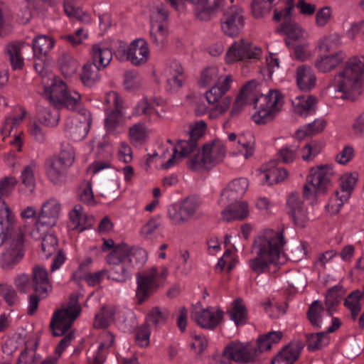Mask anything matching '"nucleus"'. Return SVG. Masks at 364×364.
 Returning a JSON list of instances; mask_svg holds the SVG:
<instances>
[{"mask_svg": "<svg viewBox=\"0 0 364 364\" xmlns=\"http://www.w3.org/2000/svg\"><path fill=\"white\" fill-rule=\"evenodd\" d=\"M364 70V56H354L348 60L344 67L330 84L336 91L342 93V98L348 99L350 94L358 92Z\"/></svg>", "mask_w": 364, "mask_h": 364, "instance_id": "obj_2", "label": "nucleus"}, {"mask_svg": "<svg viewBox=\"0 0 364 364\" xmlns=\"http://www.w3.org/2000/svg\"><path fill=\"white\" fill-rule=\"evenodd\" d=\"M185 80L183 68L180 63L173 60L170 63L167 76V85L170 90H178Z\"/></svg>", "mask_w": 364, "mask_h": 364, "instance_id": "obj_29", "label": "nucleus"}, {"mask_svg": "<svg viewBox=\"0 0 364 364\" xmlns=\"http://www.w3.org/2000/svg\"><path fill=\"white\" fill-rule=\"evenodd\" d=\"M92 58V63L97 64V66L102 69L109 64L112 58V53L109 48H101L99 45H93Z\"/></svg>", "mask_w": 364, "mask_h": 364, "instance_id": "obj_38", "label": "nucleus"}, {"mask_svg": "<svg viewBox=\"0 0 364 364\" xmlns=\"http://www.w3.org/2000/svg\"><path fill=\"white\" fill-rule=\"evenodd\" d=\"M112 267L109 270L108 278L112 280L124 282L131 277L130 270L125 267L123 264H110Z\"/></svg>", "mask_w": 364, "mask_h": 364, "instance_id": "obj_51", "label": "nucleus"}, {"mask_svg": "<svg viewBox=\"0 0 364 364\" xmlns=\"http://www.w3.org/2000/svg\"><path fill=\"white\" fill-rule=\"evenodd\" d=\"M170 311L168 309L160 306L153 307L146 317V323H149L154 327L165 325L168 319Z\"/></svg>", "mask_w": 364, "mask_h": 364, "instance_id": "obj_39", "label": "nucleus"}, {"mask_svg": "<svg viewBox=\"0 0 364 364\" xmlns=\"http://www.w3.org/2000/svg\"><path fill=\"white\" fill-rule=\"evenodd\" d=\"M289 176L285 168H271L265 173L264 183L272 185L284 181Z\"/></svg>", "mask_w": 364, "mask_h": 364, "instance_id": "obj_52", "label": "nucleus"}, {"mask_svg": "<svg viewBox=\"0 0 364 364\" xmlns=\"http://www.w3.org/2000/svg\"><path fill=\"white\" fill-rule=\"evenodd\" d=\"M7 9L4 3L0 2V37L3 38L9 35L13 28L8 21L6 15Z\"/></svg>", "mask_w": 364, "mask_h": 364, "instance_id": "obj_61", "label": "nucleus"}, {"mask_svg": "<svg viewBox=\"0 0 364 364\" xmlns=\"http://www.w3.org/2000/svg\"><path fill=\"white\" fill-rule=\"evenodd\" d=\"M344 59V54L338 51L334 54L323 55L315 62L316 68L321 73H328L333 70Z\"/></svg>", "mask_w": 364, "mask_h": 364, "instance_id": "obj_31", "label": "nucleus"}, {"mask_svg": "<svg viewBox=\"0 0 364 364\" xmlns=\"http://www.w3.org/2000/svg\"><path fill=\"white\" fill-rule=\"evenodd\" d=\"M333 174V168L328 165L312 168L310 175L307 177V183L304 186L303 196L309 199L311 194L309 183L314 188L316 193H325L331 185Z\"/></svg>", "mask_w": 364, "mask_h": 364, "instance_id": "obj_10", "label": "nucleus"}, {"mask_svg": "<svg viewBox=\"0 0 364 364\" xmlns=\"http://www.w3.org/2000/svg\"><path fill=\"white\" fill-rule=\"evenodd\" d=\"M257 83L256 80H250L245 84L240 90V94L247 100H251L255 105V108L259 110L267 109V95L261 94L259 97H254L257 92Z\"/></svg>", "mask_w": 364, "mask_h": 364, "instance_id": "obj_28", "label": "nucleus"}, {"mask_svg": "<svg viewBox=\"0 0 364 364\" xmlns=\"http://www.w3.org/2000/svg\"><path fill=\"white\" fill-rule=\"evenodd\" d=\"M274 0H252V14L256 18H259L269 14Z\"/></svg>", "mask_w": 364, "mask_h": 364, "instance_id": "obj_47", "label": "nucleus"}, {"mask_svg": "<svg viewBox=\"0 0 364 364\" xmlns=\"http://www.w3.org/2000/svg\"><path fill=\"white\" fill-rule=\"evenodd\" d=\"M304 346L301 340H295L283 347L279 353L283 357H285L289 364H293L299 358Z\"/></svg>", "mask_w": 364, "mask_h": 364, "instance_id": "obj_40", "label": "nucleus"}, {"mask_svg": "<svg viewBox=\"0 0 364 364\" xmlns=\"http://www.w3.org/2000/svg\"><path fill=\"white\" fill-rule=\"evenodd\" d=\"M23 236L21 230L17 231L16 235L6 243L0 257V265L3 269H12L23 258Z\"/></svg>", "mask_w": 364, "mask_h": 364, "instance_id": "obj_8", "label": "nucleus"}, {"mask_svg": "<svg viewBox=\"0 0 364 364\" xmlns=\"http://www.w3.org/2000/svg\"><path fill=\"white\" fill-rule=\"evenodd\" d=\"M205 129L206 124L205 122L200 121L196 122L191 130L189 139L178 141L180 148L179 155L177 156L178 150L175 147L171 157L161 166L162 168L164 169H168L176 165L179 159L185 158L193 152L198 146V140L204 135Z\"/></svg>", "mask_w": 364, "mask_h": 364, "instance_id": "obj_7", "label": "nucleus"}, {"mask_svg": "<svg viewBox=\"0 0 364 364\" xmlns=\"http://www.w3.org/2000/svg\"><path fill=\"white\" fill-rule=\"evenodd\" d=\"M47 175L49 179L55 184H60L65 180L67 166L55 158L48 162Z\"/></svg>", "mask_w": 364, "mask_h": 364, "instance_id": "obj_34", "label": "nucleus"}, {"mask_svg": "<svg viewBox=\"0 0 364 364\" xmlns=\"http://www.w3.org/2000/svg\"><path fill=\"white\" fill-rule=\"evenodd\" d=\"M307 348L314 351L321 348L328 343V337L326 332L306 334Z\"/></svg>", "mask_w": 364, "mask_h": 364, "instance_id": "obj_48", "label": "nucleus"}, {"mask_svg": "<svg viewBox=\"0 0 364 364\" xmlns=\"http://www.w3.org/2000/svg\"><path fill=\"white\" fill-rule=\"evenodd\" d=\"M216 80H220L218 78V68L208 67L202 71L199 83L201 86H207Z\"/></svg>", "mask_w": 364, "mask_h": 364, "instance_id": "obj_63", "label": "nucleus"}, {"mask_svg": "<svg viewBox=\"0 0 364 364\" xmlns=\"http://www.w3.org/2000/svg\"><path fill=\"white\" fill-rule=\"evenodd\" d=\"M100 69L97 64L86 63L82 68L80 75L82 83L87 87L93 86L100 79L99 70Z\"/></svg>", "mask_w": 364, "mask_h": 364, "instance_id": "obj_41", "label": "nucleus"}, {"mask_svg": "<svg viewBox=\"0 0 364 364\" xmlns=\"http://www.w3.org/2000/svg\"><path fill=\"white\" fill-rule=\"evenodd\" d=\"M224 355H228L235 363L247 364L255 361L257 350L250 343L233 341L225 347Z\"/></svg>", "mask_w": 364, "mask_h": 364, "instance_id": "obj_13", "label": "nucleus"}, {"mask_svg": "<svg viewBox=\"0 0 364 364\" xmlns=\"http://www.w3.org/2000/svg\"><path fill=\"white\" fill-rule=\"evenodd\" d=\"M132 63L140 65L145 63L149 58L148 43L144 38H137L131 43Z\"/></svg>", "mask_w": 364, "mask_h": 364, "instance_id": "obj_27", "label": "nucleus"}, {"mask_svg": "<svg viewBox=\"0 0 364 364\" xmlns=\"http://www.w3.org/2000/svg\"><path fill=\"white\" fill-rule=\"evenodd\" d=\"M31 286L33 291L41 295V298H46L52 286L48 279L47 269L40 265H36L33 267Z\"/></svg>", "mask_w": 364, "mask_h": 364, "instance_id": "obj_19", "label": "nucleus"}, {"mask_svg": "<svg viewBox=\"0 0 364 364\" xmlns=\"http://www.w3.org/2000/svg\"><path fill=\"white\" fill-rule=\"evenodd\" d=\"M21 46L20 43H9L5 50L14 70L21 69L23 64V58L21 53Z\"/></svg>", "mask_w": 364, "mask_h": 364, "instance_id": "obj_43", "label": "nucleus"}, {"mask_svg": "<svg viewBox=\"0 0 364 364\" xmlns=\"http://www.w3.org/2000/svg\"><path fill=\"white\" fill-rule=\"evenodd\" d=\"M200 205V202L196 197H188L183 201L181 208L188 220L194 215Z\"/></svg>", "mask_w": 364, "mask_h": 364, "instance_id": "obj_55", "label": "nucleus"}, {"mask_svg": "<svg viewBox=\"0 0 364 364\" xmlns=\"http://www.w3.org/2000/svg\"><path fill=\"white\" fill-rule=\"evenodd\" d=\"M222 212L223 220L230 222L233 220H243L249 215L247 203L232 201Z\"/></svg>", "mask_w": 364, "mask_h": 364, "instance_id": "obj_25", "label": "nucleus"}, {"mask_svg": "<svg viewBox=\"0 0 364 364\" xmlns=\"http://www.w3.org/2000/svg\"><path fill=\"white\" fill-rule=\"evenodd\" d=\"M287 214L298 228H304L310 220L308 208L304 205L299 193H291L287 201Z\"/></svg>", "mask_w": 364, "mask_h": 364, "instance_id": "obj_14", "label": "nucleus"}, {"mask_svg": "<svg viewBox=\"0 0 364 364\" xmlns=\"http://www.w3.org/2000/svg\"><path fill=\"white\" fill-rule=\"evenodd\" d=\"M80 311L81 307L78 303L77 296L72 294L68 307L56 311L52 316L50 328L53 336H63L71 328Z\"/></svg>", "mask_w": 364, "mask_h": 364, "instance_id": "obj_5", "label": "nucleus"}, {"mask_svg": "<svg viewBox=\"0 0 364 364\" xmlns=\"http://www.w3.org/2000/svg\"><path fill=\"white\" fill-rule=\"evenodd\" d=\"M248 185V181L245 178L233 180L222 192L221 200L228 202L237 201L245 193Z\"/></svg>", "mask_w": 364, "mask_h": 364, "instance_id": "obj_21", "label": "nucleus"}, {"mask_svg": "<svg viewBox=\"0 0 364 364\" xmlns=\"http://www.w3.org/2000/svg\"><path fill=\"white\" fill-rule=\"evenodd\" d=\"M90 124V119L84 117L83 120H81L75 117H68L65 120V131L69 136L75 140H80L87 135Z\"/></svg>", "mask_w": 364, "mask_h": 364, "instance_id": "obj_20", "label": "nucleus"}, {"mask_svg": "<svg viewBox=\"0 0 364 364\" xmlns=\"http://www.w3.org/2000/svg\"><path fill=\"white\" fill-rule=\"evenodd\" d=\"M21 231L15 225L14 216L9 207L0 198V247Z\"/></svg>", "mask_w": 364, "mask_h": 364, "instance_id": "obj_15", "label": "nucleus"}, {"mask_svg": "<svg viewBox=\"0 0 364 364\" xmlns=\"http://www.w3.org/2000/svg\"><path fill=\"white\" fill-rule=\"evenodd\" d=\"M267 109L258 110L252 115V119L256 124H264L271 122L277 112L280 109L282 104V96L277 90H269L267 95Z\"/></svg>", "mask_w": 364, "mask_h": 364, "instance_id": "obj_16", "label": "nucleus"}, {"mask_svg": "<svg viewBox=\"0 0 364 364\" xmlns=\"http://www.w3.org/2000/svg\"><path fill=\"white\" fill-rule=\"evenodd\" d=\"M357 181V177L355 174L350 173L341 178L340 191H336V197L339 200V203L333 205L332 200L326 205L328 212L331 214H336L339 212L340 208L350 198L351 193Z\"/></svg>", "mask_w": 364, "mask_h": 364, "instance_id": "obj_18", "label": "nucleus"}, {"mask_svg": "<svg viewBox=\"0 0 364 364\" xmlns=\"http://www.w3.org/2000/svg\"><path fill=\"white\" fill-rule=\"evenodd\" d=\"M237 142L245 149L244 154L245 159H249L254 154L255 138L250 132H244L240 134Z\"/></svg>", "mask_w": 364, "mask_h": 364, "instance_id": "obj_49", "label": "nucleus"}, {"mask_svg": "<svg viewBox=\"0 0 364 364\" xmlns=\"http://www.w3.org/2000/svg\"><path fill=\"white\" fill-rule=\"evenodd\" d=\"M60 211V203L54 198H50L42 206L38 221L42 225L53 226L55 223Z\"/></svg>", "mask_w": 364, "mask_h": 364, "instance_id": "obj_24", "label": "nucleus"}, {"mask_svg": "<svg viewBox=\"0 0 364 364\" xmlns=\"http://www.w3.org/2000/svg\"><path fill=\"white\" fill-rule=\"evenodd\" d=\"M262 54L260 47L253 45L244 39L235 41L229 48L226 53V60L228 63L236 61L252 63L258 60Z\"/></svg>", "mask_w": 364, "mask_h": 364, "instance_id": "obj_9", "label": "nucleus"}, {"mask_svg": "<svg viewBox=\"0 0 364 364\" xmlns=\"http://www.w3.org/2000/svg\"><path fill=\"white\" fill-rule=\"evenodd\" d=\"M105 336L107 343L102 342L100 344L92 364H102L106 358L107 350L114 343V336L111 332H107Z\"/></svg>", "mask_w": 364, "mask_h": 364, "instance_id": "obj_50", "label": "nucleus"}, {"mask_svg": "<svg viewBox=\"0 0 364 364\" xmlns=\"http://www.w3.org/2000/svg\"><path fill=\"white\" fill-rule=\"evenodd\" d=\"M46 92V98L55 107H65L74 110L80 102V94L75 91H68L65 83L59 79H55Z\"/></svg>", "mask_w": 364, "mask_h": 364, "instance_id": "obj_6", "label": "nucleus"}, {"mask_svg": "<svg viewBox=\"0 0 364 364\" xmlns=\"http://www.w3.org/2000/svg\"><path fill=\"white\" fill-rule=\"evenodd\" d=\"M226 154L224 144L220 140H214L203 146L201 153L193 155L187 161L189 169L193 171L210 169L222 162Z\"/></svg>", "mask_w": 364, "mask_h": 364, "instance_id": "obj_4", "label": "nucleus"}, {"mask_svg": "<svg viewBox=\"0 0 364 364\" xmlns=\"http://www.w3.org/2000/svg\"><path fill=\"white\" fill-rule=\"evenodd\" d=\"M58 247V239L53 234L46 235L41 242V250L46 258L54 254Z\"/></svg>", "mask_w": 364, "mask_h": 364, "instance_id": "obj_56", "label": "nucleus"}, {"mask_svg": "<svg viewBox=\"0 0 364 364\" xmlns=\"http://www.w3.org/2000/svg\"><path fill=\"white\" fill-rule=\"evenodd\" d=\"M224 312L218 309L216 311L211 308L195 309L191 311V318L203 328L213 330L223 319Z\"/></svg>", "mask_w": 364, "mask_h": 364, "instance_id": "obj_17", "label": "nucleus"}, {"mask_svg": "<svg viewBox=\"0 0 364 364\" xmlns=\"http://www.w3.org/2000/svg\"><path fill=\"white\" fill-rule=\"evenodd\" d=\"M296 85L300 90L309 92L316 83V77L310 66L301 65L296 70Z\"/></svg>", "mask_w": 364, "mask_h": 364, "instance_id": "obj_22", "label": "nucleus"}, {"mask_svg": "<svg viewBox=\"0 0 364 364\" xmlns=\"http://www.w3.org/2000/svg\"><path fill=\"white\" fill-rule=\"evenodd\" d=\"M339 290L340 289L336 286L328 289L326 294V310L331 316L333 315L334 307L337 306L341 301V298L338 295Z\"/></svg>", "mask_w": 364, "mask_h": 364, "instance_id": "obj_53", "label": "nucleus"}, {"mask_svg": "<svg viewBox=\"0 0 364 364\" xmlns=\"http://www.w3.org/2000/svg\"><path fill=\"white\" fill-rule=\"evenodd\" d=\"M108 100L113 102L114 109L107 115L105 119V126L109 131L113 130L119 123L122 117V109L124 107L123 99L115 92H111L107 96Z\"/></svg>", "mask_w": 364, "mask_h": 364, "instance_id": "obj_23", "label": "nucleus"}, {"mask_svg": "<svg viewBox=\"0 0 364 364\" xmlns=\"http://www.w3.org/2000/svg\"><path fill=\"white\" fill-rule=\"evenodd\" d=\"M317 102V98L312 95H301L292 100V105L296 114L306 117L315 112Z\"/></svg>", "mask_w": 364, "mask_h": 364, "instance_id": "obj_26", "label": "nucleus"}, {"mask_svg": "<svg viewBox=\"0 0 364 364\" xmlns=\"http://www.w3.org/2000/svg\"><path fill=\"white\" fill-rule=\"evenodd\" d=\"M324 310L323 304L318 300L314 301L309 307L307 318L311 324L316 328L321 327L322 313Z\"/></svg>", "mask_w": 364, "mask_h": 364, "instance_id": "obj_42", "label": "nucleus"}, {"mask_svg": "<svg viewBox=\"0 0 364 364\" xmlns=\"http://www.w3.org/2000/svg\"><path fill=\"white\" fill-rule=\"evenodd\" d=\"M168 274V268L161 267L159 272L158 268L153 267L136 275L137 289L136 296L137 304H141L154 294L160 287H162Z\"/></svg>", "mask_w": 364, "mask_h": 364, "instance_id": "obj_3", "label": "nucleus"}, {"mask_svg": "<svg viewBox=\"0 0 364 364\" xmlns=\"http://www.w3.org/2000/svg\"><path fill=\"white\" fill-rule=\"evenodd\" d=\"M232 82L231 75H227L223 80H218L216 85L213 86L205 93V97L209 104L215 105L222 98L230 88V84Z\"/></svg>", "mask_w": 364, "mask_h": 364, "instance_id": "obj_30", "label": "nucleus"}, {"mask_svg": "<svg viewBox=\"0 0 364 364\" xmlns=\"http://www.w3.org/2000/svg\"><path fill=\"white\" fill-rule=\"evenodd\" d=\"M285 240L282 232L267 229L256 237L252 244V250L256 257L249 260L250 269L255 273L260 274L274 267L276 272L278 259L282 253Z\"/></svg>", "mask_w": 364, "mask_h": 364, "instance_id": "obj_1", "label": "nucleus"}, {"mask_svg": "<svg viewBox=\"0 0 364 364\" xmlns=\"http://www.w3.org/2000/svg\"><path fill=\"white\" fill-rule=\"evenodd\" d=\"M37 343L31 345V347L26 344L25 349L21 353L17 364H33L36 361V350Z\"/></svg>", "mask_w": 364, "mask_h": 364, "instance_id": "obj_59", "label": "nucleus"}, {"mask_svg": "<svg viewBox=\"0 0 364 364\" xmlns=\"http://www.w3.org/2000/svg\"><path fill=\"white\" fill-rule=\"evenodd\" d=\"M147 260V252L139 247L129 246L128 262L133 267H141Z\"/></svg>", "mask_w": 364, "mask_h": 364, "instance_id": "obj_45", "label": "nucleus"}, {"mask_svg": "<svg viewBox=\"0 0 364 364\" xmlns=\"http://www.w3.org/2000/svg\"><path fill=\"white\" fill-rule=\"evenodd\" d=\"M232 306V309L227 312L230 318L234 321L237 326L246 323L247 313L243 301L241 299H237L233 301Z\"/></svg>", "mask_w": 364, "mask_h": 364, "instance_id": "obj_36", "label": "nucleus"}, {"mask_svg": "<svg viewBox=\"0 0 364 364\" xmlns=\"http://www.w3.org/2000/svg\"><path fill=\"white\" fill-rule=\"evenodd\" d=\"M129 245L121 242L116 245L112 251L106 257L109 264H121L128 259Z\"/></svg>", "mask_w": 364, "mask_h": 364, "instance_id": "obj_37", "label": "nucleus"}, {"mask_svg": "<svg viewBox=\"0 0 364 364\" xmlns=\"http://www.w3.org/2000/svg\"><path fill=\"white\" fill-rule=\"evenodd\" d=\"M151 330L148 323H144L138 327L135 333L136 343L141 347H146L149 344Z\"/></svg>", "mask_w": 364, "mask_h": 364, "instance_id": "obj_60", "label": "nucleus"}, {"mask_svg": "<svg viewBox=\"0 0 364 364\" xmlns=\"http://www.w3.org/2000/svg\"><path fill=\"white\" fill-rule=\"evenodd\" d=\"M88 37V33L83 28H78L73 34L63 35L60 38L70 43L73 46H77Z\"/></svg>", "mask_w": 364, "mask_h": 364, "instance_id": "obj_64", "label": "nucleus"}, {"mask_svg": "<svg viewBox=\"0 0 364 364\" xmlns=\"http://www.w3.org/2000/svg\"><path fill=\"white\" fill-rule=\"evenodd\" d=\"M129 138L132 142L141 144L146 138V128L143 124H136L129 128Z\"/></svg>", "mask_w": 364, "mask_h": 364, "instance_id": "obj_62", "label": "nucleus"}, {"mask_svg": "<svg viewBox=\"0 0 364 364\" xmlns=\"http://www.w3.org/2000/svg\"><path fill=\"white\" fill-rule=\"evenodd\" d=\"M54 44L53 39L46 35L36 37L32 42L34 58H46Z\"/></svg>", "mask_w": 364, "mask_h": 364, "instance_id": "obj_35", "label": "nucleus"}, {"mask_svg": "<svg viewBox=\"0 0 364 364\" xmlns=\"http://www.w3.org/2000/svg\"><path fill=\"white\" fill-rule=\"evenodd\" d=\"M35 169L36 164L34 163H31L23 168L21 175L22 183L26 187H28L31 192H33L36 184L34 176Z\"/></svg>", "mask_w": 364, "mask_h": 364, "instance_id": "obj_54", "label": "nucleus"}, {"mask_svg": "<svg viewBox=\"0 0 364 364\" xmlns=\"http://www.w3.org/2000/svg\"><path fill=\"white\" fill-rule=\"evenodd\" d=\"M326 122L323 119H315L313 122L306 124L304 129H299L296 132V136L301 139L306 135H316L323 132L326 127Z\"/></svg>", "mask_w": 364, "mask_h": 364, "instance_id": "obj_46", "label": "nucleus"}, {"mask_svg": "<svg viewBox=\"0 0 364 364\" xmlns=\"http://www.w3.org/2000/svg\"><path fill=\"white\" fill-rule=\"evenodd\" d=\"M116 308L114 306L105 305L95 316L93 326L95 328H106L114 321Z\"/></svg>", "mask_w": 364, "mask_h": 364, "instance_id": "obj_33", "label": "nucleus"}, {"mask_svg": "<svg viewBox=\"0 0 364 364\" xmlns=\"http://www.w3.org/2000/svg\"><path fill=\"white\" fill-rule=\"evenodd\" d=\"M245 25L243 10L233 5L224 10L220 18V26L223 32L228 36H237Z\"/></svg>", "mask_w": 364, "mask_h": 364, "instance_id": "obj_12", "label": "nucleus"}, {"mask_svg": "<svg viewBox=\"0 0 364 364\" xmlns=\"http://www.w3.org/2000/svg\"><path fill=\"white\" fill-rule=\"evenodd\" d=\"M63 6L65 13L69 17L75 18L81 22L88 23L90 21V16L80 9L75 8L70 1L65 0Z\"/></svg>", "mask_w": 364, "mask_h": 364, "instance_id": "obj_58", "label": "nucleus"}, {"mask_svg": "<svg viewBox=\"0 0 364 364\" xmlns=\"http://www.w3.org/2000/svg\"><path fill=\"white\" fill-rule=\"evenodd\" d=\"M285 6L282 10L274 9L273 20L283 23L277 28V31L286 34L289 38L296 40L301 36V28L291 19L292 11L294 8V0H284Z\"/></svg>", "mask_w": 364, "mask_h": 364, "instance_id": "obj_11", "label": "nucleus"}, {"mask_svg": "<svg viewBox=\"0 0 364 364\" xmlns=\"http://www.w3.org/2000/svg\"><path fill=\"white\" fill-rule=\"evenodd\" d=\"M60 69L65 77H70L75 74L78 68L77 61L70 55L63 53L58 59Z\"/></svg>", "mask_w": 364, "mask_h": 364, "instance_id": "obj_44", "label": "nucleus"}, {"mask_svg": "<svg viewBox=\"0 0 364 364\" xmlns=\"http://www.w3.org/2000/svg\"><path fill=\"white\" fill-rule=\"evenodd\" d=\"M77 196L82 202L89 205H92L95 203L92 190V183L90 181H84L80 185Z\"/></svg>", "mask_w": 364, "mask_h": 364, "instance_id": "obj_57", "label": "nucleus"}, {"mask_svg": "<svg viewBox=\"0 0 364 364\" xmlns=\"http://www.w3.org/2000/svg\"><path fill=\"white\" fill-rule=\"evenodd\" d=\"M168 31L163 22H153L151 23L149 36L152 43L159 49L164 48L167 43Z\"/></svg>", "mask_w": 364, "mask_h": 364, "instance_id": "obj_32", "label": "nucleus"}]
</instances>
